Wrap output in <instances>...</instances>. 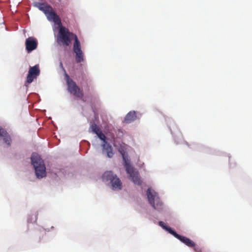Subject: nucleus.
<instances>
[{
	"label": "nucleus",
	"instance_id": "1",
	"mask_svg": "<svg viewBox=\"0 0 252 252\" xmlns=\"http://www.w3.org/2000/svg\"><path fill=\"white\" fill-rule=\"evenodd\" d=\"M72 39L74 40L73 50L75 54L76 62L77 63H81L84 61V54L81 50L80 42L77 35L70 32L68 29L61 25L59 34L57 36V42L60 44L68 46L69 45Z\"/></svg>",
	"mask_w": 252,
	"mask_h": 252
},
{
	"label": "nucleus",
	"instance_id": "2",
	"mask_svg": "<svg viewBox=\"0 0 252 252\" xmlns=\"http://www.w3.org/2000/svg\"><path fill=\"white\" fill-rule=\"evenodd\" d=\"M32 164L33 165L35 175L37 178L41 179L46 176V168L43 160L40 156L36 154H32L31 157Z\"/></svg>",
	"mask_w": 252,
	"mask_h": 252
},
{
	"label": "nucleus",
	"instance_id": "3",
	"mask_svg": "<svg viewBox=\"0 0 252 252\" xmlns=\"http://www.w3.org/2000/svg\"><path fill=\"white\" fill-rule=\"evenodd\" d=\"M103 182H110L113 190H118L122 189V183L120 179L111 171L105 172L102 176Z\"/></svg>",
	"mask_w": 252,
	"mask_h": 252
},
{
	"label": "nucleus",
	"instance_id": "4",
	"mask_svg": "<svg viewBox=\"0 0 252 252\" xmlns=\"http://www.w3.org/2000/svg\"><path fill=\"white\" fill-rule=\"evenodd\" d=\"M60 66H61L64 70V72H65V70L63 67L62 62L60 63ZM65 78L68 91L71 94H72L75 96L79 98H82L84 95L82 91H81L79 87L77 86L76 83L72 79L70 78L69 75L66 72H65Z\"/></svg>",
	"mask_w": 252,
	"mask_h": 252
},
{
	"label": "nucleus",
	"instance_id": "5",
	"mask_svg": "<svg viewBox=\"0 0 252 252\" xmlns=\"http://www.w3.org/2000/svg\"><path fill=\"white\" fill-rule=\"evenodd\" d=\"M147 196L149 203L155 209L160 210L162 209L163 203L156 192L149 188L147 190Z\"/></svg>",
	"mask_w": 252,
	"mask_h": 252
},
{
	"label": "nucleus",
	"instance_id": "6",
	"mask_svg": "<svg viewBox=\"0 0 252 252\" xmlns=\"http://www.w3.org/2000/svg\"><path fill=\"white\" fill-rule=\"evenodd\" d=\"M125 160V166L126 173L129 175V176L132 182L138 185L141 184L142 181L139 175L138 171H135L134 168L130 165L129 163L126 161L125 158H123Z\"/></svg>",
	"mask_w": 252,
	"mask_h": 252
},
{
	"label": "nucleus",
	"instance_id": "7",
	"mask_svg": "<svg viewBox=\"0 0 252 252\" xmlns=\"http://www.w3.org/2000/svg\"><path fill=\"white\" fill-rule=\"evenodd\" d=\"M26 50L30 52L35 50L37 46V41L33 37H30L26 40L25 42Z\"/></svg>",
	"mask_w": 252,
	"mask_h": 252
},
{
	"label": "nucleus",
	"instance_id": "8",
	"mask_svg": "<svg viewBox=\"0 0 252 252\" xmlns=\"http://www.w3.org/2000/svg\"><path fill=\"white\" fill-rule=\"evenodd\" d=\"M173 235L181 241L182 243H184L187 246L192 248L195 245V243L189 238L185 236H181L177 234L176 232H172Z\"/></svg>",
	"mask_w": 252,
	"mask_h": 252
},
{
	"label": "nucleus",
	"instance_id": "9",
	"mask_svg": "<svg viewBox=\"0 0 252 252\" xmlns=\"http://www.w3.org/2000/svg\"><path fill=\"white\" fill-rule=\"evenodd\" d=\"M49 21H53L60 26L62 25L61 21L57 14L53 11L51 10L46 15Z\"/></svg>",
	"mask_w": 252,
	"mask_h": 252
},
{
	"label": "nucleus",
	"instance_id": "10",
	"mask_svg": "<svg viewBox=\"0 0 252 252\" xmlns=\"http://www.w3.org/2000/svg\"><path fill=\"white\" fill-rule=\"evenodd\" d=\"M34 5L39 10L43 11L45 15H46L49 11L53 10L52 6L45 3L36 2L34 4Z\"/></svg>",
	"mask_w": 252,
	"mask_h": 252
},
{
	"label": "nucleus",
	"instance_id": "11",
	"mask_svg": "<svg viewBox=\"0 0 252 252\" xmlns=\"http://www.w3.org/2000/svg\"><path fill=\"white\" fill-rule=\"evenodd\" d=\"M2 138L3 142L8 146L11 144V138L7 131L0 127V139Z\"/></svg>",
	"mask_w": 252,
	"mask_h": 252
},
{
	"label": "nucleus",
	"instance_id": "12",
	"mask_svg": "<svg viewBox=\"0 0 252 252\" xmlns=\"http://www.w3.org/2000/svg\"><path fill=\"white\" fill-rule=\"evenodd\" d=\"M103 150L107 153L108 158H112L114 155L112 146L107 142L103 143L102 145Z\"/></svg>",
	"mask_w": 252,
	"mask_h": 252
},
{
	"label": "nucleus",
	"instance_id": "13",
	"mask_svg": "<svg viewBox=\"0 0 252 252\" xmlns=\"http://www.w3.org/2000/svg\"><path fill=\"white\" fill-rule=\"evenodd\" d=\"M136 119V113L134 111H130L127 114L125 118V122L126 123H131Z\"/></svg>",
	"mask_w": 252,
	"mask_h": 252
},
{
	"label": "nucleus",
	"instance_id": "14",
	"mask_svg": "<svg viewBox=\"0 0 252 252\" xmlns=\"http://www.w3.org/2000/svg\"><path fill=\"white\" fill-rule=\"evenodd\" d=\"M28 72L30 73V75L32 74L37 77L40 73V69L38 65H35L34 66L31 67Z\"/></svg>",
	"mask_w": 252,
	"mask_h": 252
},
{
	"label": "nucleus",
	"instance_id": "15",
	"mask_svg": "<svg viewBox=\"0 0 252 252\" xmlns=\"http://www.w3.org/2000/svg\"><path fill=\"white\" fill-rule=\"evenodd\" d=\"M158 224L161 227H162L164 229L167 231L169 233H170L172 235H173L172 232H175L171 229V227L166 226L165 223L162 221H159Z\"/></svg>",
	"mask_w": 252,
	"mask_h": 252
},
{
	"label": "nucleus",
	"instance_id": "16",
	"mask_svg": "<svg viewBox=\"0 0 252 252\" xmlns=\"http://www.w3.org/2000/svg\"><path fill=\"white\" fill-rule=\"evenodd\" d=\"M90 129L94 133H95L96 134L101 130L100 128L94 123L91 126Z\"/></svg>",
	"mask_w": 252,
	"mask_h": 252
},
{
	"label": "nucleus",
	"instance_id": "17",
	"mask_svg": "<svg viewBox=\"0 0 252 252\" xmlns=\"http://www.w3.org/2000/svg\"><path fill=\"white\" fill-rule=\"evenodd\" d=\"M37 77L35 76L32 74L30 75V73L28 72L27 77V83L28 84L31 83L34 79H36Z\"/></svg>",
	"mask_w": 252,
	"mask_h": 252
},
{
	"label": "nucleus",
	"instance_id": "18",
	"mask_svg": "<svg viewBox=\"0 0 252 252\" xmlns=\"http://www.w3.org/2000/svg\"><path fill=\"white\" fill-rule=\"evenodd\" d=\"M99 138L103 141L104 143L107 142L106 141V136L100 130L98 133L96 134Z\"/></svg>",
	"mask_w": 252,
	"mask_h": 252
},
{
	"label": "nucleus",
	"instance_id": "19",
	"mask_svg": "<svg viewBox=\"0 0 252 252\" xmlns=\"http://www.w3.org/2000/svg\"><path fill=\"white\" fill-rule=\"evenodd\" d=\"M170 131L172 133V129L171 128H170Z\"/></svg>",
	"mask_w": 252,
	"mask_h": 252
}]
</instances>
